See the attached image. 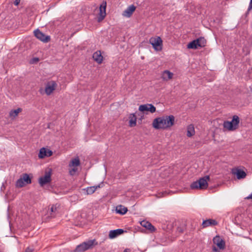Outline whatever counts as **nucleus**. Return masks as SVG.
I'll return each mask as SVG.
<instances>
[{
	"instance_id": "nucleus-1",
	"label": "nucleus",
	"mask_w": 252,
	"mask_h": 252,
	"mask_svg": "<svg viewBox=\"0 0 252 252\" xmlns=\"http://www.w3.org/2000/svg\"><path fill=\"white\" fill-rule=\"evenodd\" d=\"M175 118L173 115L157 118L153 122V127L157 129H165L171 127L174 124Z\"/></svg>"
},
{
	"instance_id": "nucleus-2",
	"label": "nucleus",
	"mask_w": 252,
	"mask_h": 252,
	"mask_svg": "<svg viewBox=\"0 0 252 252\" xmlns=\"http://www.w3.org/2000/svg\"><path fill=\"white\" fill-rule=\"evenodd\" d=\"M210 180V177L208 175L205 176L200 178L198 180L192 183L190 186V189H204L207 188L208 186V181Z\"/></svg>"
},
{
	"instance_id": "nucleus-3",
	"label": "nucleus",
	"mask_w": 252,
	"mask_h": 252,
	"mask_svg": "<svg viewBox=\"0 0 252 252\" xmlns=\"http://www.w3.org/2000/svg\"><path fill=\"white\" fill-rule=\"evenodd\" d=\"M239 122L240 119L239 117L237 115H234L231 121L224 122L223 126L224 128L226 129L229 131H233L238 127Z\"/></svg>"
},
{
	"instance_id": "nucleus-4",
	"label": "nucleus",
	"mask_w": 252,
	"mask_h": 252,
	"mask_svg": "<svg viewBox=\"0 0 252 252\" xmlns=\"http://www.w3.org/2000/svg\"><path fill=\"white\" fill-rule=\"evenodd\" d=\"M94 245H97V243H95V240H89L84 242L80 245L77 246L73 252H83L90 248H91Z\"/></svg>"
},
{
	"instance_id": "nucleus-5",
	"label": "nucleus",
	"mask_w": 252,
	"mask_h": 252,
	"mask_svg": "<svg viewBox=\"0 0 252 252\" xmlns=\"http://www.w3.org/2000/svg\"><path fill=\"white\" fill-rule=\"evenodd\" d=\"M149 42L152 45L155 50H158L161 49L162 41L160 37H151L149 40Z\"/></svg>"
},
{
	"instance_id": "nucleus-6",
	"label": "nucleus",
	"mask_w": 252,
	"mask_h": 252,
	"mask_svg": "<svg viewBox=\"0 0 252 252\" xmlns=\"http://www.w3.org/2000/svg\"><path fill=\"white\" fill-rule=\"evenodd\" d=\"M51 171H46L44 176L40 177L39 178L38 182L41 187L50 183L51 181Z\"/></svg>"
},
{
	"instance_id": "nucleus-7",
	"label": "nucleus",
	"mask_w": 252,
	"mask_h": 252,
	"mask_svg": "<svg viewBox=\"0 0 252 252\" xmlns=\"http://www.w3.org/2000/svg\"><path fill=\"white\" fill-rule=\"evenodd\" d=\"M34 34L37 39L44 43H47L50 40V36L45 35L38 29L34 31Z\"/></svg>"
},
{
	"instance_id": "nucleus-8",
	"label": "nucleus",
	"mask_w": 252,
	"mask_h": 252,
	"mask_svg": "<svg viewBox=\"0 0 252 252\" xmlns=\"http://www.w3.org/2000/svg\"><path fill=\"white\" fill-rule=\"evenodd\" d=\"M57 84L54 81L48 82L45 87V92L47 95H50L56 89Z\"/></svg>"
},
{
	"instance_id": "nucleus-9",
	"label": "nucleus",
	"mask_w": 252,
	"mask_h": 252,
	"mask_svg": "<svg viewBox=\"0 0 252 252\" xmlns=\"http://www.w3.org/2000/svg\"><path fill=\"white\" fill-rule=\"evenodd\" d=\"M106 2L103 1L99 6V16L97 17V21L98 22L102 21L106 16Z\"/></svg>"
},
{
	"instance_id": "nucleus-10",
	"label": "nucleus",
	"mask_w": 252,
	"mask_h": 252,
	"mask_svg": "<svg viewBox=\"0 0 252 252\" xmlns=\"http://www.w3.org/2000/svg\"><path fill=\"white\" fill-rule=\"evenodd\" d=\"M139 110L141 112L150 111L153 113L156 112V107L152 104L141 105L139 107Z\"/></svg>"
},
{
	"instance_id": "nucleus-11",
	"label": "nucleus",
	"mask_w": 252,
	"mask_h": 252,
	"mask_svg": "<svg viewBox=\"0 0 252 252\" xmlns=\"http://www.w3.org/2000/svg\"><path fill=\"white\" fill-rule=\"evenodd\" d=\"M53 154L51 150L46 149L45 148H42L39 151L38 157L39 158H43L45 157H49Z\"/></svg>"
},
{
	"instance_id": "nucleus-12",
	"label": "nucleus",
	"mask_w": 252,
	"mask_h": 252,
	"mask_svg": "<svg viewBox=\"0 0 252 252\" xmlns=\"http://www.w3.org/2000/svg\"><path fill=\"white\" fill-rule=\"evenodd\" d=\"M213 243L216 245L220 249L223 250L225 248V242L219 236H216L213 238Z\"/></svg>"
},
{
	"instance_id": "nucleus-13",
	"label": "nucleus",
	"mask_w": 252,
	"mask_h": 252,
	"mask_svg": "<svg viewBox=\"0 0 252 252\" xmlns=\"http://www.w3.org/2000/svg\"><path fill=\"white\" fill-rule=\"evenodd\" d=\"M136 7L134 5L129 6L123 12V15L126 17H130L135 11Z\"/></svg>"
},
{
	"instance_id": "nucleus-14",
	"label": "nucleus",
	"mask_w": 252,
	"mask_h": 252,
	"mask_svg": "<svg viewBox=\"0 0 252 252\" xmlns=\"http://www.w3.org/2000/svg\"><path fill=\"white\" fill-rule=\"evenodd\" d=\"M103 183H101L97 186H91L87 187L86 189H83L84 190L86 191L87 194H92L94 192V191L98 188L102 187Z\"/></svg>"
},
{
	"instance_id": "nucleus-15",
	"label": "nucleus",
	"mask_w": 252,
	"mask_h": 252,
	"mask_svg": "<svg viewBox=\"0 0 252 252\" xmlns=\"http://www.w3.org/2000/svg\"><path fill=\"white\" fill-rule=\"evenodd\" d=\"M173 76V73L167 70L163 71L161 74V78L165 81H167L171 79Z\"/></svg>"
},
{
	"instance_id": "nucleus-16",
	"label": "nucleus",
	"mask_w": 252,
	"mask_h": 252,
	"mask_svg": "<svg viewBox=\"0 0 252 252\" xmlns=\"http://www.w3.org/2000/svg\"><path fill=\"white\" fill-rule=\"evenodd\" d=\"M124 230L122 229H117L115 230H110L109 233V237L110 239H113L122 234Z\"/></svg>"
},
{
	"instance_id": "nucleus-17",
	"label": "nucleus",
	"mask_w": 252,
	"mask_h": 252,
	"mask_svg": "<svg viewBox=\"0 0 252 252\" xmlns=\"http://www.w3.org/2000/svg\"><path fill=\"white\" fill-rule=\"evenodd\" d=\"M93 58L98 63H101L103 60V56L100 51H97L93 55Z\"/></svg>"
},
{
	"instance_id": "nucleus-18",
	"label": "nucleus",
	"mask_w": 252,
	"mask_h": 252,
	"mask_svg": "<svg viewBox=\"0 0 252 252\" xmlns=\"http://www.w3.org/2000/svg\"><path fill=\"white\" fill-rule=\"evenodd\" d=\"M140 224L143 227L146 228L149 230H150L151 232L155 230V227L149 221L143 220L140 222Z\"/></svg>"
},
{
	"instance_id": "nucleus-19",
	"label": "nucleus",
	"mask_w": 252,
	"mask_h": 252,
	"mask_svg": "<svg viewBox=\"0 0 252 252\" xmlns=\"http://www.w3.org/2000/svg\"><path fill=\"white\" fill-rule=\"evenodd\" d=\"M217 224V222L213 219H208L204 220L202 222V225L203 228L207 227L209 226H214Z\"/></svg>"
},
{
	"instance_id": "nucleus-20",
	"label": "nucleus",
	"mask_w": 252,
	"mask_h": 252,
	"mask_svg": "<svg viewBox=\"0 0 252 252\" xmlns=\"http://www.w3.org/2000/svg\"><path fill=\"white\" fill-rule=\"evenodd\" d=\"M233 174L236 175L239 180L245 178L247 175L246 172L241 169H237L236 172L233 171Z\"/></svg>"
},
{
	"instance_id": "nucleus-21",
	"label": "nucleus",
	"mask_w": 252,
	"mask_h": 252,
	"mask_svg": "<svg viewBox=\"0 0 252 252\" xmlns=\"http://www.w3.org/2000/svg\"><path fill=\"white\" fill-rule=\"evenodd\" d=\"M129 126L130 127H133L136 125V117L135 114H131L129 117Z\"/></svg>"
},
{
	"instance_id": "nucleus-22",
	"label": "nucleus",
	"mask_w": 252,
	"mask_h": 252,
	"mask_svg": "<svg viewBox=\"0 0 252 252\" xmlns=\"http://www.w3.org/2000/svg\"><path fill=\"white\" fill-rule=\"evenodd\" d=\"M116 211L120 214L124 215L127 212V209L123 205H119L116 207Z\"/></svg>"
},
{
	"instance_id": "nucleus-23",
	"label": "nucleus",
	"mask_w": 252,
	"mask_h": 252,
	"mask_svg": "<svg viewBox=\"0 0 252 252\" xmlns=\"http://www.w3.org/2000/svg\"><path fill=\"white\" fill-rule=\"evenodd\" d=\"M195 40L197 41V45H198L199 47H203L205 46L206 41V39L204 37H199Z\"/></svg>"
},
{
	"instance_id": "nucleus-24",
	"label": "nucleus",
	"mask_w": 252,
	"mask_h": 252,
	"mask_svg": "<svg viewBox=\"0 0 252 252\" xmlns=\"http://www.w3.org/2000/svg\"><path fill=\"white\" fill-rule=\"evenodd\" d=\"M195 133L194 126L192 125H189L187 127V136L191 137Z\"/></svg>"
},
{
	"instance_id": "nucleus-25",
	"label": "nucleus",
	"mask_w": 252,
	"mask_h": 252,
	"mask_svg": "<svg viewBox=\"0 0 252 252\" xmlns=\"http://www.w3.org/2000/svg\"><path fill=\"white\" fill-rule=\"evenodd\" d=\"M80 164V160H79V158L77 157L75 158H73L72 159L69 164V166L70 167H77L78 166H79Z\"/></svg>"
},
{
	"instance_id": "nucleus-26",
	"label": "nucleus",
	"mask_w": 252,
	"mask_h": 252,
	"mask_svg": "<svg viewBox=\"0 0 252 252\" xmlns=\"http://www.w3.org/2000/svg\"><path fill=\"white\" fill-rule=\"evenodd\" d=\"M197 41L194 40L192 41L191 42H189L187 48L188 49H196L198 48V45H197Z\"/></svg>"
},
{
	"instance_id": "nucleus-27",
	"label": "nucleus",
	"mask_w": 252,
	"mask_h": 252,
	"mask_svg": "<svg viewBox=\"0 0 252 252\" xmlns=\"http://www.w3.org/2000/svg\"><path fill=\"white\" fill-rule=\"evenodd\" d=\"M22 111V109L19 108L17 109L11 110L9 113V116L11 118H15L18 114Z\"/></svg>"
},
{
	"instance_id": "nucleus-28",
	"label": "nucleus",
	"mask_w": 252,
	"mask_h": 252,
	"mask_svg": "<svg viewBox=\"0 0 252 252\" xmlns=\"http://www.w3.org/2000/svg\"><path fill=\"white\" fill-rule=\"evenodd\" d=\"M21 178L26 185L30 184L32 182L31 179L30 178L29 175L27 173L23 174Z\"/></svg>"
},
{
	"instance_id": "nucleus-29",
	"label": "nucleus",
	"mask_w": 252,
	"mask_h": 252,
	"mask_svg": "<svg viewBox=\"0 0 252 252\" xmlns=\"http://www.w3.org/2000/svg\"><path fill=\"white\" fill-rule=\"evenodd\" d=\"M26 185V183L23 181L22 178H20L16 181L15 186L17 188H22Z\"/></svg>"
},
{
	"instance_id": "nucleus-30",
	"label": "nucleus",
	"mask_w": 252,
	"mask_h": 252,
	"mask_svg": "<svg viewBox=\"0 0 252 252\" xmlns=\"http://www.w3.org/2000/svg\"><path fill=\"white\" fill-rule=\"evenodd\" d=\"M57 206L56 205H52V206L51 207L50 209V212H51V217H55V215L54 214H53V213H55L56 211H57Z\"/></svg>"
},
{
	"instance_id": "nucleus-31",
	"label": "nucleus",
	"mask_w": 252,
	"mask_h": 252,
	"mask_svg": "<svg viewBox=\"0 0 252 252\" xmlns=\"http://www.w3.org/2000/svg\"><path fill=\"white\" fill-rule=\"evenodd\" d=\"M77 169V168H73V169H72V170H71L69 172H70V174L71 175H73V173H74L75 172H76Z\"/></svg>"
},
{
	"instance_id": "nucleus-32",
	"label": "nucleus",
	"mask_w": 252,
	"mask_h": 252,
	"mask_svg": "<svg viewBox=\"0 0 252 252\" xmlns=\"http://www.w3.org/2000/svg\"><path fill=\"white\" fill-rule=\"evenodd\" d=\"M252 9V0H250L248 10L250 11Z\"/></svg>"
},
{
	"instance_id": "nucleus-33",
	"label": "nucleus",
	"mask_w": 252,
	"mask_h": 252,
	"mask_svg": "<svg viewBox=\"0 0 252 252\" xmlns=\"http://www.w3.org/2000/svg\"><path fill=\"white\" fill-rule=\"evenodd\" d=\"M20 1V0H15V1H14V4L15 5H18L19 4Z\"/></svg>"
},
{
	"instance_id": "nucleus-34",
	"label": "nucleus",
	"mask_w": 252,
	"mask_h": 252,
	"mask_svg": "<svg viewBox=\"0 0 252 252\" xmlns=\"http://www.w3.org/2000/svg\"><path fill=\"white\" fill-rule=\"evenodd\" d=\"M212 250L213 252H219L218 249L215 246L213 247Z\"/></svg>"
},
{
	"instance_id": "nucleus-35",
	"label": "nucleus",
	"mask_w": 252,
	"mask_h": 252,
	"mask_svg": "<svg viewBox=\"0 0 252 252\" xmlns=\"http://www.w3.org/2000/svg\"><path fill=\"white\" fill-rule=\"evenodd\" d=\"M177 231L180 233H182L183 232V229L181 228L178 227L177 228Z\"/></svg>"
},
{
	"instance_id": "nucleus-36",
	"label": "nucleus",
	"mask_w": 252,
	"mask_h": 252,
	"mask_svg": "<svg viewBox=\"0 0 252 252\" xmlns=\"http://www.w3.org/2000/svg\"><path fill=\"white\" fill-rule=\"evenodd\" d=\"M247 199H252V193L246 197Z\"/></svg>"
},
{
	"instance_id": "nucleus-37",
	"label": "nucleus",
	"mask_w": 252,
	"mask_h": 252,
	"mask_svg": "<svg viewBox=\"0 0 252 252\" xmlns=\"http://www.w3.org/2000/svg\"><path fill=\"white\" fill-rule=\"evenodd\" d=\"M25 252H32V250H30L29 249H27Z\"/></svg>"
},
{
	"instance_id": "nucleus-38",
	"label": "nucleus",
	"mask_w": 252,
	"mask_h": 252,
	"mask_svg": "<svg viewBox=\"0 0 252 252\" xmlns=\"http://www.w3.org/2000/svg\"><path fill=\"white\" fill-rule=\"evenodd\" d=\"M124 252H128L127 251V249L125 250Z\"/></svg>"
}]
</instances>
